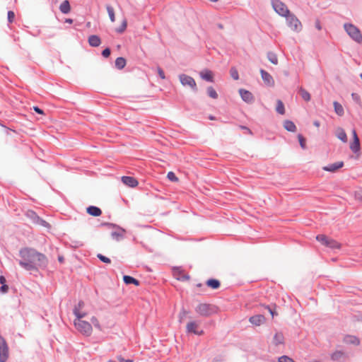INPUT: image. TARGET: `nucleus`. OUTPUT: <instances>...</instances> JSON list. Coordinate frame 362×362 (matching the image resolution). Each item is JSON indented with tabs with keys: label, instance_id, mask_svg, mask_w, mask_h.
I'll return each instance as SVG.
<instances>
[{
	"label": "nucleus",
	"instance_id": "obj_1",
	"mask_svg": "<svg viewBox=\"0 0 362 362\" xmlns=\"http://www.w3.org/2000/svg\"><path fill=\"white\" fill-rule=\"evenodd\" d=\"M22 260L19 262L21 266L28 271L37 269L38 267L44 266L46 257L33 249L24 248L20 251Z\"/></svg>",
	"mask_w": 362,
	"mask_h": 362
},
{
	"label": "nucleus",
	"instance_id": "obj_2",
	"mask_svg": "<svg viewBox=\"0 0 362 362\" xmlns=\"http://www.w3.org/2000/svg\"><path fill=\"white\" fill-rule=\"evenodd\" d=\"M217 311V307L207 303H199L195 308V312L202 317H209L216 313Z\"/></svg>",
	"mask_w": 362,
	"mask_h": 362
},
{
	"label": "nucleus",
	"instance_id": "obj_3",
	"mask_svg": "<svg viewBox=\"0 0 362 362\" xmlns=\"http://www.w3.org/2000/svg\"><path fill=\"white\" fill-rule=\"evenodd\" d=\"M74 324L76 329L81 334L86 336H90L92 334L93 328L90 322L81 319H75Z\"/></svg>",
	"mask_w": 362,
	"mask_h": 362
},
{
	"label": "nucleus",
	"instance_id": "obj_4",
	"mask_svg": "<svg viewBox=\"0 0 362 362\" xmlns=\"http://www.w3.org/2000/svg\"><path fill=\"white\" fill-rule=\"evenodd\" d=\"M316 240L320 242L322 245L329 247L331 249H340L341 244L337 240L326 236L325 235H318L316 236Z\"/></svg>",
	"mask_w": 362,
	"mask_h": 362
},
{
	"label": "nucleus",
	"instance_id": "obj_5",
	"mask_svg": "<svg viewBox=\"0 0 362 362\" xmlns=\"http://www.w3.org/2000/svg\"><path fill=\"white\" fill-rule=\"evenodd\" d=\"M344 29L347 34L356 42H362V35L360 30L352 24H345Z\"/></svg>",
	"mask_w": 362,
	"mask_h": 362
},
{
	"label": "nucleus",
	"instance_id": "obj_6",
	"mask_svg": "<svg viewBox=\"0 0 362 362\" xmlns=\"http://www.w3.org/2000/svg\"><path fill=\"white\" fill-rule=\"evenodd\" d=\"M272 6L280 16L287 17L289 15V10L287 6L279 0H273Z\"/></svg>",
	"mask_w": 362,
	"mask_h": 362
},
{
	"label": "nucleus",
	"instance_id": "obj_7",
	"mask_svg": "<svg viewBox=\"0 0 362 362\" xmlns=\"http://www.w3.org/2000/svg\"><path fill=\"white\" fill-rule=\"evenodd\" d=\"M186 330L188 333H193L196 335H203L204 331L200 327V323L197 321H190L186 325Z\"/></svg>",
	"mask_w": 362,
	"mask_h": 362
},
{
	"label": "nucleus",
	"instance_id": "obj_8",
	"mask_svg": "<svg viewBox=\"0 0 362 362\" xmlns=\"http://www.w3.org/2000/svg\"><path fill=\"white\" fill-rule=\"evenodd\" d=\"M179 79L182 86H189L192 90H197V83L192 77L186 74H180Z\"/></svg>",
	"mask_w": 362,
	"mask_h": 362
},
{
	"label": "nucleus",
	"instance_id": "obj_9",
	"mask_svg": "<svg viewBox=\"0 0 362 362\" xmlns=\"http://www.w3.org/2000/svg\"><path fill=\"white\" fill-rule=\"evenodd\" d=\"M8 358V346L4 337L0 336V362H5Z\"/></svg>",
	"mask_w": 362,
	"mask_h": 362
},
{
	"label": "nucleus",
	"instance_id": "obj_10",
	"mask_svg": "<svg viewBox=\"0 0 362 362\" xmlns=\"http://www.w3.org/2000/svg\"><path fill=\"white\" fill-rule=\"evenodd\" d=\"M286 20L288 26L293 31L298 32L302 29L301 23L294 15H288Z\"/></svg>",
	"mask_w": 362,
	"mask_h": 362
},
{
	"label": "nucleus",
	"instance_id": "obj_11",
	"mask_svg": "<svg viewBox=\"0 0 362 362\" xmlns=\"http://www.w3.org/2000/svg\"><path fill=\"white\" fill-rule=\"evenodd\" d=\"M353 141L350 144V149L355 153L360 151V141L355 129L352 130Z\"/></svg>",
	"mask_w": 362,
	"mask_h": 362
},
{
	"label": "nucleus",
	"instance_id": "obj_12",
	"mask_svg": "<svg viewBox=\"0 0 362 362\" xmlns=\"http://www.w3.org/2000/svg\"><path fill=\"white\" fill-rule=\"evenodd\" d=\"M84 303L79 302L77 305L75 306L74 309V314L76 316V319H81L83 320L87 315V313L83 310Z\"/></svg>",
	"mask_w": 362,
	"mask_h": 362
},
{
	"label": "nucleus",
	"instance_id": "obj_13",
	"mask_svg": "<svg viewBox=\"0 0 362 362\" xmlns=\"http://www.w3.org/2000/svg\"><path fill=\"white\" fill-rule=\"evenodd\" d=\"M259 72L264 83L268 86L273 87L275 82L272 75L264 69H260Z\"/></svg>",
	"mask_w": 362,
	"mask_h": 362
},
{
	"label": "nucleus",
	"instance_id": "obj_14",
	"mask_svg": "<svg viewBox=\"0 0 362 362\" xmlns=\"http://www.w3.org/2000/svg\"><path fill=\"white\" fill-rule=\"evenodd\" d=\"M265 320L263 315H256L249 318V322L255 326H260L265 322Z\"/></svg>",
	"mask_w": 362,
	"mask_h": 362
},
{
	"label": "nucleus",
	"instance_id": "obj_15",
	"mask_svg": "<svg viewBox=\"0 0 362 362\" xmlns=\"http://www.w3.org/2000/svg\"><path fill=\"white\" fill-rule=\"evenodd\" d=\"M343 166H344V162L343 161H339V162L330 164L329 165L324 166L322 168V169L325 171L334 173L337 170H338L339 169H340L341 168H342Z\"/></svg>",
	"mask_w": 362,
	"mask_h": 362
},
{
	"label": "nucleus",
	"instance_id": "obj_16",
	"mask_svg": "<svg viewBox=\"0 0 362 362\" xmlns=\"http://www.w3.org/2000/svg\"><path fill=\"white\" fill-rule=\"evenodd\" d=\"M125 233L126 230L124 228H117L115 230L111 232V237L114 240L119 241L124 237Z\"/></svg>",
	"mask_w": 362,
	"mask_h": 362
},
{
	"label": "nucleus",
	"instance_id": "obj_17",
	"mask_svg": "<svg viewBox=\"0 0 362 362\" xmlns=\"http://www.w3.org/2000/svg\"><path fill=\"white\" fill-rule=\"evenodd\" d=\"M239 93L242 99L246 103H252L254 100L253 95L250 91L245 89H240Z\"/></svg>",
	"mask_w": 362,
	"mask_h": 362
},
{
	"label": "nucleus",
	"instance_id": "obj_18",
	"mask_svg": "<svg viewBox=\"0 0 362 362\" xmlns=\"http://www.w3.org/2000/svg\"><path fill=\"white\" fill-rule=\"evenodd\" d=\"M122 181L124 185L130 187H135L138 185V181L133 177L123 176Z\"/></svg>",
	"mask_w": 362,
	"mask_h": 362
},
{
	"label": "nucleus",
	"instance_id": "obj_19",
	"mask_svg": "<svg viewBox=\"0 0 362 362\" xmlns=\"http://www.w3.org/2000/svg\"><path fill=\"white\" fill-rule=\"evenodd\" d=\"M201 78L205 81L213 82L214 81V74L209 69H204L199 73Z\"/></svg>",
	"mask_w": 362,
	"mask_h": 362
},
{
	"label": "nucleus",
	"instance_id": "obj_20",
	"mask_svg": "<svg viewBox=\"0 0 362 362\" xmlns=\"http://www.w3.org/2000/svg\"><path fill=\"white\" fill-rule=\"evenodd\" d=\"M335 135L342 142H344V143L347 142L346 134L345 131L342 128L338 127L336 129Z\"/></svg>",
	"mask_w": 362,
	"mask_h": 362
},
{
	"label": "nucleus",
	"instance_id": "obj_21",
	"mask_svg": "<svg viewBox=\"0 0 362 362\" xmlns=\"http://www.w3.org/2000/svg\"><path fill=\"white\" fill-rule=\"evenodd\" d=\"M86 211L88 214L93 216H99L102 214V211L97 206H90L86 209Z\"/></svg>",
	"mask_w": 362,
	"mask_h": 362
},
{
	"label": "nucleus",
	"instance_id": "obj_22",
	"mask_svg": "<svg viewBox=\"0 0 362 362\" xmlns=\"http://www.w3.org/2000/svg\"><path fill=\"white\" fill-rule=\"evenodd\" d=\"M88 43L91 47H96L101 44V40L98 35H93L88 37Z\"/></svg>",
	"mask_w": 362,
	"mask_h": 362
},
{
	"label": "nucleus",
	"instance_id": "obj_23",
	"mask_svg": "<svg viewBox=\"0 0 362 362\" xmlns=\"http://www.w3.org/2000/svg\"><path fill=\"white\" fill-rule=\"evenodd\" d=\"M59 10L62 13H69L71 11V6L69 1H64L59 6Z\"/></svg>",
	"mask_w": 362,
	"mask_h": 362
},
{
	"label": "nucleus",
	"instance_id": "obj_24",
	"mask_svg": "<svg viewBox=\"0 0 362 362\" xmlns=\"http://www.w3.org/2000/svg\"><path fill=\"white\" fill-rule=\"evenodd\" d=\"M174 276L177 280L185 281L189 279V276L188 274L182 273L179 269H175Z\"/></svg>",
	"mask_w": 362,
	"mask_h": 362
},
{
	"label": "nucleus",
	"instance_id": "obj_25",
	"mask_svg": "<svg viewBox=\"0 0 362 362\" xmlns=\"http://www.w3.org/2000/svg\"><path fill=\"white\" fill-rule=\"evenodd\" d=\"M206 284L207 286L210 287L212 289H217L221 286L220 281L215 279H211L207 280Z\"/></svg>",
	"mask_w": 362,
	"mask_h": 362
},
{
	"label": "nucleus",
	"instance_id": "obj_26",
	"mask_svg": "<svg viewBox=\"0 0 362 362\" xmlns=\"http://www.w3.org/2000/svg\"><path fill=\"white\" fill-rule=\"evenodd\" d=\"M284 127L288 132H295L296 131V127L295 124L290 120H286L284 122Z\"/></svg>",
	"mask_w": 362,
	"mask_h": 362
},
{
	"label": "nucleus",
	"instance_id": "obj_27",
	"mask_svg": "<svg viewBox=\"0 0 362 362\" xmlns=\"http://www.w3.org/2000/svg\"><path fill=\"white\" fill-rule=\"evenodd\" d=\"M123 280L126 284H132L136 286H139V281L137 279L133 278L132 276L125 275L123 276Z\"/></svg>",
	"mask_w": 362,
	"mask_h": 362
},
{
	"label": "nucleus",
	"instance_id": "obj_28",
	"mask_svg": "<svg viewBox=\"0 0 362 362\" xmlns=\"http://www.w3.org/2000/svg\"><path fill=\"white\" fill-rule=\"evenodd\" d=\"M333 105L334 107L335 112L338 115L342 116L344 115V108H343L342 105L337 101H334L333 103Z\"/></svg>",
	"mask_w": 362,
	"mask_h": 362
},
{
	"label": "nucleus",
	"instance_id": "obj_29",
	"mask_svg": "<svg viewBox=\"0 0 362 362\" xmlns=\"http://www.w3.org/2000/svg\"><path fill=\"white\" fill-rule=\"evenodd\" d=\"M115 66L117 69H122L126 66V60L123 57H118L115 60Z\"/></svg>",
	"mask_w": 362,
	"mask_h": 362
},
{
	"label": "nucleus",
	"instance_id": "obj_30",
	"mask_svg": "<svg viewBox=\"0 0 362 362\" xmlns=\"http://www.w3.org/2000/svg\"><path fill=\"white\" fill-rule=\"evenodd\" d=\"M106 9H107V13H108V16L110 17L111 22H112V23L115 22V11H114L113 7L111 6L110 5H107Z\"/></svg>",
	"mask_w": 362,
	"mask_h": 362
},
{
	"label": "nucleus",
	"instance_id": "obj_31",
	"mask_svg": "<svg viewBox=\"0 0 362 362\" xmlns=\"http://www.w3.org/2000/svg\"><path fill=\"white\" fill-rule=\"evenodd\" d=\"M267 58L269 61L274 65L278 64V58L275 53L269 52L267 53Z\"/></svg>",
	"mask_w": 362,
	"mask_h": 362
},
{
	"label": "nucleus",
	"instance_id": "obj_32",
	"mask_svg": "<svg viewBox=\"0 0 362 362\" xmlns=\"http://www.w3.org/2000/svg\"><path fill=\"white\" fill-rule=\"evenodd\" d=\"M344 341L347 344H359V340L354 336H347L345 337Z\"/></svg>",
	"mask_w": 362,
	"mask_h": 362
},
{
	"label": "nucleus",
	"instance_id": "obj_33",
	"mask_svg": "<svg viewBox=\"0 0 362 362\" xmlns=\"http://www.w3.org/2000/svg\"><path fill=\"white\" fill-rule=\"evenodd\" d=\"M276 110L278 113H279L281 115H284L285 108H284V103H282L281 100H277Z\"/></svg>",
	"mask_w": 362,
	"mask_h": 362
},
{
	"label": "nucleus",
	"instance_id": "obj_34",
	"mask_svg": "<svg viewBox=\"0 0 362 362\" xmlns=\"http://www.w3.org/2000/svg\"><path fill=\"white\" fill-rule=\"evenodd\" d=\"M299 93L300 95V96L302 97V98L305 100V101H309L310 100V93L305 90V89L303 88H300L299 90Z\"/></svg>",
	"mask_w": 362,
	"mask_h": 362
},
{
	"label": "nucleus",
	"instance_id": "obj_35",
	"mask_svg": "<svg viewBox=\"0 0 362 362\" xmlns=\"http://www.w3.org/2000/svg\"><path fill=\"white\" fill-rule=\"evenodd\" d=\"M284 342V336L281 333H276L274 337V343L276 345L281 344Z\"/></svg>",
	"mask_w": 362,
	"mask_h": 362
},
{
	"label": "nucleus",
	"instance_id": "obj_36",
	"mask_svg": "<svg viewBox=\"0 0 362 362\" xmlns=\"http://www.w3.org/2000/svg\"><path fill=\"white\" fill-rule=\"evenodd\" d=\"M207 93H208L209 96L214 99H216L218 98V94H217L216 91L211 86H210L207 88Z\"/></svg>",
	"mask_w": 362,
	"mask_h": 362
},
{
	"label": "nucleus",
	"instance_id": "obj_37",
	"mask_svg": "<svg viewBox=\"0 0 362 362\" xmlns=\"http://www.w3.org/2000/svg\"><path fill=\"white\" fill-rule=\"evenodd\" d=\"M343 356L344 353L342 351H337L332 354L331 358L334 361H337L340 359Z\"/></svg>",
	"mask_w": 362,
	"mask_h": 362
},
{
	"label": "nucleus",
	"instance_id": "obj_38",
	"mask_svg": "<svg viewBox=\"0 0 362 362\" xmlns=\"http://www.w3.org/2000/svg\"><path fill=\"white\" fill-rule=\"evenodd\" d=\"M230 76L234 79V80H238L239 78V75H238V70L234 68V67H232L230 70Z\"/></svg>",
	"mask_w": 362,
	"mask_h": 362
},
{
	"label": "nucleus",
	"instance_id": "obj_39",
	"mask_svg": "<svg viewBox=\"0 0 362 362\" xmlns=\"http://www.w3.org/2000/svg\"><path fill=\"white\" fill-rule=\"evenodd\" d=\"M167 177L172 182H178L179 179L173 172H168Z\"/></svg>",
	"mask_w": 362,
	"mask_h": 362
},
{
	"label": "nucleus",
	"instance_id": "obj_40",
	"mask_svg": "<svg viewBox=\"0 0 362 362\" xmlns=\"http://www.w3.org/2000/svg\"><path fill=\"white\" fill-rule=\"evenodd\" d=\"M127 26V22L126 20H124L121 26L119 28H117L116 31L118 33H122L126 30Z\"/></svg>",
	"mask_w": 362,
	"mask_h": 362
},
{
	"label": "nucleus",
	"instance_id": "obj_41",
	"mask_svg": "<svg viewBox=\"0 0 362 362\" xmlns=\"http://www.w3.org/2000/svg\"><path fill=\"white\" fill-rule=\"evenodd\" d=\"M298 141H299L301 148L305 149L306 148L305 139L301 134L298 135Z\"/></svg>",
	"mask_w": 362,
	"mask_h": 362
},
{
	"label": "nucleus",
	"instance_id": "obj_42",
	"mask_svg": "<svg viewBox=\"0 0 362 362\" xmlns=\"http://www.w3.org/2000/svg\"><path fill=\"white\" fill-rule=\"evenodd\" d=\"M90 320H91V322L93 323V325L95 326V328L98 329L99 330L102 329V328L100 327V325L99 323V321L97 319V317L93 316L91 317Z\"/></svg>",
	"mask_w": 362,
	"mask_h": 362
},
{
	"label": "nucleus",
	"instance_id": "obj_43",
	"mask_svg": "<svg viewBox=\"0 0 362 362\" xmlns=\"http://www.w3.org/2000/svg\"><path fill=\"white\" fill-rule=\"evenodd\" d=\"M97 257H98V259H100L104 263H106V264H110L111 263V260L110 258L101 255V254H98L97 255Z\"/></svg>",
	"mask_w": 362,
	"mask_h": 362
},
{
	"label": "nucleus",
	"instance_id": "obj_44",
	"mask_svg": "<svg viewBox=\"0 0 362 362\" xmlns=\"http://www.w3.org/2000/svg\"><path fill=\"white\" fill-rule=\"evenodd\" d=\"M279 362H295L291 358L287 356H282L279 358Z\"/></svg>",
	"mask_w": 362,
	"mask_h": 362
},
{
	"label": "nucleus",
	"instance_id": "obj_45",
	"mask_svg": "<svg viewBox=\"0 0 362 362\" xmlns=\"http://www.w3.org/2000/svg\"><path fill=\"white\" fill-rule=\"evenodd\" d=\"M15 18V13L11 11H9L8 12V21H9V23H12L13 21Z\"/></svg>",
	"mask_w": 362,
	"mask_h": 362
},
{
	"label": "nucleus",
	"instance_id": "obj_46",
	"mask_svg": "<svg viewBox=\"0 0 362 362\" xmlns=\"http://www.w3.org/2000/svg\"><path fill=\"white\" fill-rule=\"evenodd\" d=\"M102 54L104 57H108L110 55V49L109 48L105 49L103 51Z\"/></svg>",
	"mask_w": 362,
	"mask_h": 362
},
{
	"label": "nucleus",
	"instance_id": "obj_47",
	"mask_svg": "<svg viewBox=\"0 0 362 362\" xmlns=\"http://www.w3.org/2000/svg\"><path fill=\"white\" fill-rule=\"evenodd\" d=\"M158 74L159 75V76L162 78V79H165V74H164V71H163V69L160 67L158 68Z\"/></svg>",
	"mask_w": 362,
	"mask_h": 362
},
{
	"label": "nucleus",
	"instance_id": "obj_48",
	"mask_svg": "<svg viewBox=\"0 0 362 362\" xmlns=\"http://www.w3.org/2000/svg\"><path fill=\"white\" fill-rule=\"evenodd\" d=\"M351 96H352V98L356 101L357 103H361V100H360V97L358 94L356 93H352L351 94Z\"/></svg>",
	"mask_w": 362,
	"mask_h": 362
},
{
	"label": "nucleus",
	"instance_id": "obj_49",
	"mask_svg": "<svg viewBox=\"0 0 362 362\" xmlns=\"http://www.w3.org/2000/svg\"><path fill=\"white\" fill-rule=\"evenodd\" d=\"M361 192H362V189H361ZM354 196L356 199H358L359 201H362V196L361 195V193L359 192H355Z\"/></svg>",
	"mask_w": 362,
	"mask_h": 362
},
{
	"label": "nucleus",
	"instance_id": "obj_50",
	"mask_svg": "<svg viewBox=\"0 0 362 362\" xmlns=\"http://www.w3.org/2000/svg\"><path fill=\"white\" fill-rule=\"evenodd\" d=\"M1 291L2 293H6L8 290V286L7 285L5 284H2L1 288H0Z\"/></svg>",
	"mask_w": 362,
	"mask_h": 362
},
{
	"label": "nucleus",
	"instance_id": "obj_51",
	"mask_svg": "<svg viewBox=\"0 0 362 362\" xmlns=\"http://www.w3.org/2000/svg\"><path fill=\"white\" fill-rule=\"evenodd\" d=\"M265 308L269 310L272 317H274L275 315H277V313L271 309L269 306H265Z\"/></svg>",
	"mask_w": 362,
	"mask_h": 362
},
{
	"label": "nucleus",
	"instance_id": "obj_52",
	"mask_svg": "<svg viewBox=\"0 0 362 362\" xmlns=\"http://www.w3.org/2000/svg\"><path fill=\"white\" fill-rule=\"evenodd\" d=\"M33 109H34V110H35L36 112H37V113H39V114H40V115H43V114H44V112L42 111V110H41V109H40V108H39L38 107H36V106H35V107H33Z\"/></svg>",
	"mask_w": 362,
	"mask_h": 362
},
{
	"label": "nucleus",
	"instance_id": "obj_53",
	"mask_svg": "<svg viewBox=\"0 0 362 362\" xmlns=\"http://www.w3.org/2000/svg\"><path fill=\"white\" fill-rule=\"evenodd\" d=\"M117 359L119 362H132V360H129V359H127V360H125L124 359L122 356H119L117 357Z\"/></svg>",
	"mask_w": 362,
	"mask_h": 362
},
{
	"label": "nucleus",
	"instance_id": "obj_54",
	"mask_svg": "<svg viewBox=\"0 0 362 362\" xmlns=\"http://www.w3.org/2000/svg\"><path fill=\"white\" fill-rule=\"evenodd\" d=\"M315 27H316V28H317L318 30H321V28H321L320 22V21H319V20H317V21H315Z\"/></svg>",
	"mask_w": 362,
	"mask_h": 362
},
{
	"label": "nucleus",
	"instance_id": "obj_55",
	"mask_svg": "<svg viewBox=\"0 0 362 362\" xmlns=\"http://www.w3.org/2000/svg\"><path fill=\"white\" fill-rule=\"evenodd\" d=\"M0 284H6V279L4 276H0Z\"/></svg>",
	"mask_w": 362,
	"mask_h": 362
},
{
	"label": "nucleus",
	"instance_id": "obj_56",
	"mask_svg": "<svg viewBox=\"0 0 362 362\" xmlns=\"http://www.w3.org/2000/svg\"><path fill=\"white\" fill-rule=\"evenodd\" d=\"M313 124L316 127H319L320 124V122L318 121H315Z\"/></svg>",
	"mask_w": 362,
	"mask_h": 362
},
{
	"label": "nucleus",
	"instance_id": "obj_57",
	"mask_svg": "<svg viewBox=\"0 0 362 362\" xmlns=\"http://www.w3.org/2000/svg\"><path fill=\"white\" fill-rule=\"evenodd\" d=\"M73 22V20L71 19V18H67L66 19V23H72Z\"/></svg>",
	"mask_w": 362,
	"mask_h": 362
},
{
	"label": "nucleus",
	"instance_id": "obj_58",
	"mask_svg": "<svg viewBox=\"0 0 362 362\" xmlns=\"http://www.w3.org/2000/svg\"><path fill=\"white\" fill-rule=\"evenodd\" d=\"M241 128H242V129H243V130H245V129H246V130H247L250 133H251L250 130L249 129H247V127H243V126H242V127H241Z\"/></svg>",
	"mask_w": 362,
	"mask_h": 362
},
{
	"label": "nucleus",
	"instance_id": "obj_59",
	"mask_svg": "<svg viewBox=\"0 0 362 362\" xmlns=\"http://www.w3.org/2000/svg\"><path fill=\"white\" fill-rule=\"evenodd\" d=\"M210 1H212V2H216L218 0H209Z\"/></svg>",
	"mask_w": 362,
	"mask_h": 362
},
{
	"label": "nucleus",
	"instance_id": "obj_60",
	"mask_svg": "<svg viewBox=\"0 0 362 362\" xmlns=\"http://www.w3.org/2000/svg\"><path fill=\"white\" fill-rule=\"evenodd\" d=\"M59 261H62V259L61 257L59 258Z\"/></svg>",
	"mask_w": 362,
	"mask_h": 362
},
{
	"label": "nucleus",
	"instance_id": "obj_61",
	"mask_svg": "<svg viewBox=\"0 0 362 362\" xmlns=\"http://www.w3.org/2000/svg\"><path fill=\"white\" fill-rule=\"evenodd\" d=\"M202 286L201 284H197V286Z\"/></svg>",
	"mask_w": 362,
	"mask_h": 362
},
{
	"label": "nucleus",
	"instance_id": "obj_62",
	"mask_svg": "<svg viewBox=\"0 0 362 362\" xmlns=\"http://www.w3.org/2000/svg\"><path fill=\"white\" fill-rule=\"evenodd\" d=\"M313 362H320V361H314Z\"/></svg>",
	"mask_w": 362,
	"mask_h": 362
},
{
	"label": "nucleus",
	"instance_id": "obj_63",
	"mask_svg": "<svg viewBox=\"0 0 362 362\" xmlns=\"http://www.w3.org/2000/svg\"><path fill=\"white\" fill-rule=\"evenodd\" d=\"M360 77H361V79H362V73L361 74Z\"/></svg>",
	"mask_w": 362,
	"mask_h": 362
}]
</instances>
